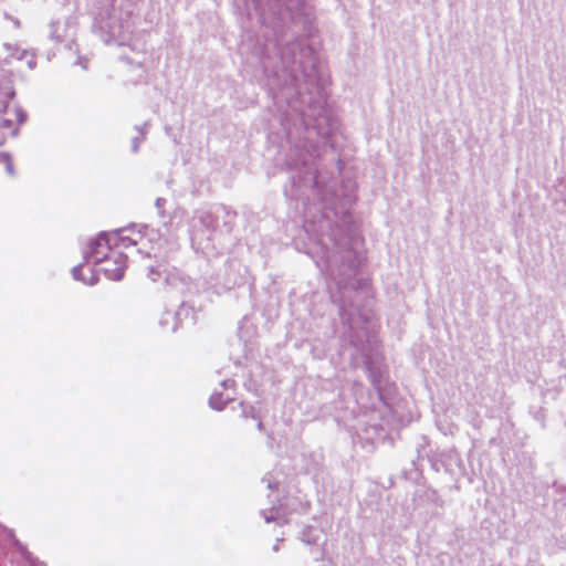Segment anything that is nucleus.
<instances>
[{
	"label": "nucleus",
	"mask_w": 566,
	"mask_h": 566,
	"mask_svg": "<svg viewBox=\"0 0 566 566\" xmlns=\"http://www.w3.org/2000/svg\"><path fill=\"white\" fill-rule=\"evenodd\" d=\"M155 231L147 230L143 232L142 228L130 227L116 230L112 233H102L88 244V250L84 253L86 264L98 265L108 259L112 251H120L130 247L139 245L138 252L146 248V242H151L156 237Z\"/></svg>",
	"instance_id": "f257e3e1"
},
{
	"label": "nucleus",
	"mask_w": 566,
	"mask_h": 566,
	"mask_svg": "<svg viewBox=\"0 0 566 566\" xmlns=\"http://www.w3.org/2000/svg\"><path fill=\"white\" fill-rule=\"evenodd\" d=\"M130 27L128 14L116 9L106 15H101L95 23V30L104 43L117 45H124L127 42Z\"/></svg>",
	"instance_id": "f03ea898"
},
{
	"label": "nucleus",
	"mask_w": 566,
	"mask_h": 566,
	"mask_svg": "<svg viewBox=\"0 0 566 566\" xmlns=\"http://www.w3.org/2000/svg\"><path fill=\"white\" fill-rule=\"evenodd\" d=\"M127 256L120 251H112L108 259L101 262L95 269L87 268V275L83 274L85 265L74 266L72 270L73 277L86 285H94L97 282V273L103 272L108 280L119 281L124 275Z\"/></svg>",
	"instance_id": "7ed1b4c3"
},
{
	"label": "nucleus",
	"mask_w": 566,
	"mask_h": 566,
	"mask_svg": "<svg viewBox=\"0 0 566 566\" xmlns=\"http://www.w3.org/2000/svg\"><path fill=\"white\" fill-rule=\"evenodd\" d=\"M4 51L3 62L6 64H12L14 61L25 60L29 70H33L36 65L35 55L32 51L20 49L17 45L4 43L2 45Z\"/></svg>",
	"instance_id": "20e7f679"
},
{
	"label": "nucleus",
	"mask_w": 566,
	"mask_h": 566,
	"mask_svg": "<svg viewBox=\"0 0 566 566\" xmlns=\"http://www.w3.org/2000/svg\"><path fill=\"white\" fill-rule=\"evenodd\" d=\"M263 517H264V521L266 523H270V522H277V523H285L287 522V520L285 518L283 512H282V505L280 506H273L270 511V513H266L264 511L261 512Z\"/></svg>",
	"instance_id": "39448f33"
},
{
	"label": "nucleus",
	"mask_w": 566,
	"mask_h": 566,
	"mask_svg": "<svg viewBox=\"0 0 566 566\" xmlns=\"http://www.w3.org/2000/svg\"><path fill=\"white\" fill-rule=\"evenodd\" d=\"M230 400H232L230 395H226V397H223L221 394L214 392L209 399V405L212 409L222 410Z\"/></svg>",
	"instance_id": "423d86ee"
},
{
	"label": "nucleus",
	"mask_w": 566,
	"mask_h": 566,
	"mask_svg": "<svg viewBox=\"0 0 566 566\" xmlns=\"http://www.w3.org/2000/svg\"><path fill=\"white\" fill-rule=\"evenodd\" d=\"M63 27L64 24L61 22H53L51 24V38L61 41L63 36L62 34L59 33V30L62 29Z\"/></svg>",
	"instance_id": "0eeeda50"
},
{
	"label": "nucleus",
	"mask_w": 566,
	"mask_h": 566,
	"mask_svg": "<svg viewBox=\"0 0 566 566\" xmlns=\"http://www.w3.org/2000/svg\"><path fill=\"white\" fill-rule=\"evenodd\" d=\"M1 157L3 158V160L6 161V169H7V172L11 176L14 175V171H13V166H12V163L10 161V157L9 155L7 154H2Z\"/></svg>",
	"instance_id": "6e6552de"
},
{
	"label": "nucleus",
	"mask_w": 566,
	"mask_h": 566,
	"mask_svg": "<svg viewBox=\"0 0 566 566\" xmlns=\"http://www.w3.org/2000/svg\"><path fill=\"white\" fill-rule=\"evenodd\" d=\"M199 219L206 227H209L211 224V216L208 212H202L199 216Z\"/></svg>",
	"instance_id": "1a4fd4ad"
},
{
	"label": "nucleus",
	"mask_w": 566,
	"mask_h": 566,
	"mask_svg": "<svg viewBox=\"0 0 566 566\" xmlns=\"http://www.w3.org/2000/svg\"><path fill=\"white\" fill-rule=\"evenodd\" d=\"M242 413L244 417H252L254 419L256 418L253 407H250L249 409H247L245 407L242 406Z\"/></svg>",
	"instance_id": "9d476101"
},
{
	"label": "nucleus",
	"mask_w": 566,
	"mask_h": 566,
	"mask_svg": "<svg viewBox=\"0 0 566 566\" xmlns=\"http://www.w3.org/2000/svg\"><path fill=\"white\" fill-rule=\"evenodd\" d=\"M149 277L151 279V281H157V279L161 275L160 274V271L158 269H154L151 268L149 270V273H148Z\"/></svg>",
	"instance_id": "9b49d317"
},
{
	"label": "nucleus",
	"mask_w": 566,
	"mask_h": 566,
	"mask_svg": "<svg viewBox=\"0 0 566 566\" xmlns=\"http://www.w3.org/2000/svg\"><path fill=\"white\" fill-rule=\"evenodd\" d=\"M15 116L19 124H22L27 118V115L21 109L15 111Z\"/></svg>",
	"instance_id": "f8f14e48"
},
{
	"label": "nucleus",
	"mask_w": 566,
	"mask_h": 566,
	"mask_svg": "<svg viewBox=\"0 0 566 566\" xmlns=\"http://www.w3.org/2000/svg\"><path fill=\"white\" fill-rule=\"evenodd\" d=\"M166 200L163 198H158L155 202L156 208L158 209L159 213H163V207L165 205Z\"/></svg>",
	"instance_id": "ddd939ff"
},
{
	"label": "nucleus",
	"mask_w": 566,
	"mask_h": 566,
	"mask_svg": "<svg viewBox=\"0 0 566 566\" xmlns=\"http://www.w3.org/2000/svg\"><path fill=\"white\" fill-rule=\"evenodd\" d=\"M12 126V122L8 118H3L1 119V124H0V127L1 128H11Z\"/></svg>",
	"instance_id": "4468645a"
},
{
	"label": "nucleus",
	"mask_w": 566,
	"mask_h": 566,
	"mask_svg": "<svg viewBox=\"0 0 566 566\" xmlns=\"http://www.w3.org/2000/svg\"><path fill=\"white\" fill-rule=\"evenodd\" d=\"M233 385H234V381H233V380H230V379H228V380H223V381L221 382V386H222L224 389H229V388H231Z\"/></svg>",
	"instance_id": "2eb2a0df"
},
{
	"label": "nucleus",
	"mask_w": 566,
	"mask_h": 566,
	"mask_svg": "<svg viewBox=\"0 0 566 566\" xmlns=\"http://www.w3.org/2000/svg\"><path fill=\"white\" fill-rule=\"evenodd\" d=\"M138 149V138L133 139V151L136 153Z\"/></svg>",
	"instance_id": "dca6fc26"
},
{
	"label": "nucleus",
	"mask_w": 566,
	"mask_h": 566,
	"mask_svg": "<svg viewBox=\"0 0 566 566\" xmlns=\"http://www.w3.org/2000/svg\"><path fill=\"white\" fill-rule=\"evenodd\" d=\"M77 63L82 65L83 70L87 69L86 60L80 59Z\"/></svg>",
	"instance_id": "f3484780"
},
{
	"label": "nucleus",
	"mask_w": 566,
	"mask_h": 566,
	"mask_svg": "<svg viewBox=\"0 0 566 566\" xmlns=\"http://www.w3.org/2000/svg\"><path fill=\"white\" fill-rule=\"evenodd\" d=\"M165 280H166L167 284H172L174 285L172 277L166 276Z\"/></svg>",
	"instance_id": "a211bd4d"
},
{
	"label": "nucleus",
	"mask_w": 566,
	"mask_h": 566,
	"mask_svg": "<svg viewBox=\"0 0 566 566\" xmlns=\"http://www.w3.org/2000/svg\"><path fill=\"white\" fill-rule=\"evenodd\" d=\"M12 22H13V24H14L15 27H19V25H20V22H19V20H17V19H12Z\"/></svg>",
	"instance_id": "6ab92c4d"
},
{
	"label": "nucleus",
	"mask_w": 566,
	"mask_h": 566,
	"mask_svg": "<svg viewBox=\"0 0 566 566\" xmlns=\"http://www.w3.org/2000/svg\"><path fill=\"white\" fill-rule=\"evenodd\" d=\"M268 488L271 489V490L274 488V485L272 484L271 481L268 482Z\"/></svg>",
	"instance_id": "aec40b11"
},
{
	"label": "nucleus",
	"mask_w": 566,
	"mask_h": 566,
	"mask_svg": "<svg viewBox=\"0 0 566 566\" xmlns=\"http://www.w3.org/2000/svg\"><path fill=\"white\" fill-rule=\"evenodd\" d=\"M256 426H258V428H259V429H261V427H262V422H261V420H258Z\"/></svg>",
	"instance_id": "412c9836"
},
{
	"label": "nucleus",
	"mask_w": 566,
	"mask_h": 566,
	"mask_svg": "<svg viewBox=\"0 0 566 566\" xmlns=\"http://www.w3.org/2000/svg\"><path fill=\"white\" fill-rule=\"evenodd\" d=\"M11 135L15 136L17 135V129H12Z\"/></svg>",
	"instance_id": "4be33fe9"
},
{
	"label": "nucleus",
	"mask_w": 566,
	"mask_h": 566,
	"mask_svg": "<svg viewBox=\"0 0 566 566\" xmlns=\"http://www.w3.org/2000/svg\"><path fill=\"white\" fill-rule=\"evenodd\" d=\"M277 549H279V546H277V545H274V546H273V551H274V552H277Z\"/></svg>",
	"instance_id": "5701e85b"
}]
</instances>
